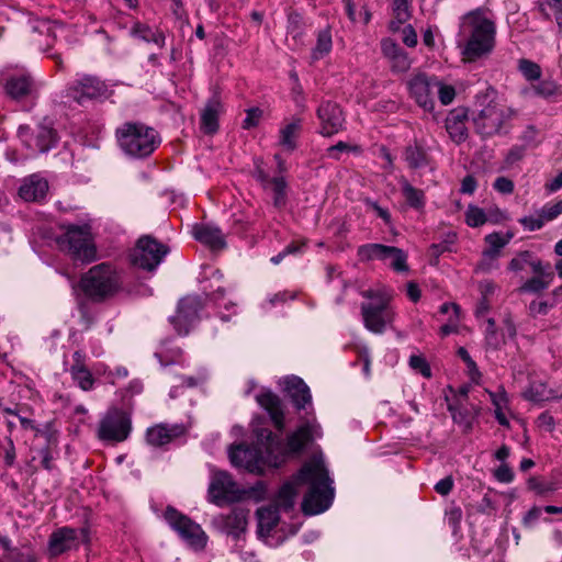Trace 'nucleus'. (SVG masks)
Returning a JSON list of instances; mask_svg holds the SVG:
<instances>
[{"mask_svg": "<svg viewBox=\"0 0 562 562\" xmlns=\"http://www.w3.org/2000/svg\"><path fill=\"white\" fill-rule=\"evenodd\" d=\"M169 249L150 235L142 236L131 255L134 266L154 271L162 261Z\"/></svg>", "mask_w": 562, "mask_h": 562, "instance_id": "6e6552de", "label": "nucleus"}, {"mask_svg": "<svg viewBox=\"0 0 562 562\" xmlns=\"http://www.w3.org/2000/svg\"><path fill=\"white\" fill-rule=\"evenodd\" d=\"M359 149L358 146H352L348 143H345V142H338L336 145H333L330 147L327 148V154L330 158L335 159V160H339L340 159V156L339 154L340 153H344V151H357Z\"/></svg>", "mask_w": 562, "mask_h": 562, "instance_id": "5fc2aeb1", "label": "nucleus"}, {"mask_svg": "<svg viewBox=\"0 0 562 562\" xmlns=\"http://www.w3.org/2000/svg\"><path fill=\"white\" fill-rule=\"evenodd\" d=\"M333 47L331 32L329 27L318 31L316 45L312 50V59L319 60L327 56Z\"/></svg>", "mask_w": 562, "mask_h": 562, "instance_id": "f704fd0d", "label": "nucleus"}, {"mask_svg": "<svg viewBox=\"0 0 562 562\" xmlns=\"http://www.w3.org/2000/svg\"><path fill=\"white\" fill-rule=\"evenodd\" d=\"M405 161L409 168L418 169L428 164L427 154L418 145L407 146L404 153Z\"/></svg>", "mask_w": 562, "mask_h": 562, "instance_id": "4c0bfd02", "label": "nucleus"}, {"mask_svg": "<svg viewBox=\"0 0 562 562\" xmlns=\"http://www.w3.org/2000/svg\"><path fill=\"white\" fill-rule=\"evenodd\" d=\"M0 546L9 552L8 558L12 559L15 562H22L24 555L18 550L11 547V541L8 537H3L0 535ZM26 562H34V559L31 555L25 557Z\"/></svg>", "mask_w": 562, "mask_h": 562, "instance_id": "603ef678", "label": "nucleus"}, {"mask_svg": "<svg viewBox=\"0 0 562 562\" xmlns=\"http://www.w3.org/2000/svg\"><path fill=\"white\" fill-rule=\"evenodd\" d=\"M319 430L318 425L305 423L288 437L285 443L281 441V446L284 449L282 453V462L288 454L301 452L310 441L319 437Z\"/></svg>", "mask_w": 562, "mask_h": 562, "instance_id": "6ab92c4d", "label": "nucleus"}, {"mask_svg": "<svg viewBox=\"0 0 562 562\" xmlns=\"http://www.w3.org/2000/svg\"><path fill=\"white\" fill-rule=\"evenodd\" d=\"M465 119L467 112L463 109H456L451 111L446 119L447 132L456 143L463 142L468 136Z\"/></svg>", "mask_w": 562, "mask_h": 562, "instance_id": "bb28decb", "label": "nucleus"}, {"mask_svg": "<svg viewBox=\"0 0 562 562\" xmlns=\"http://www.w3.org/2000/svg\"><path fill=\"white\" fill-rule=\"evenodd\" d=\"M258 529L260 533H269L279 521L278 508L276 506H266L257 510Z\"/></svg>", "mask_w": 562, "mask_h": 562, "instance_id": "473e14b6", "label": "nucleus"}, {"mask_svg": "<svg viewBox=\"0 0 562 562\" xmlns=\"http://www.w3.org/2000/svg\"><path fill=\"white\" fill-rule=\"evenodd\" d=\"M258 404L265 408L278 430L284 428L283 409L280 398L270 391H265L256 396Z\"/></svg>", "mask_w": 562, "mask_h": 562, "instance_id": "b1692460", "label": "nucleus"}, {"mask_svg": "<svg viewBox=\"0 0 562 562\" xmlns=\"http://www.w3.org/2000/svg\"><path fill=\"white\" fill-rule=\"evenodd\" d=\"M131 430L130 415L120 408H110L99 423L98 437L103 441L122 442L127 439Z\"/></svg>", "mask_w": 562, "mask_h": 562, "instance_id": "1a4fd4ad", "label": "nucleus"}, {"mask_svg": "<svg viewBox=\"0 0 562 562\" xmlns=\"http://www.w3.org/2000/svg\"><path fill=\"white\" fill-rule=\"evenodd\" d=\"M198 312L199 302L196 299L186 297L179 302L176 315L170 318L179 335H187L189 333L190 325L198 317Z\"/></svg>", "mask_w": 562, "mask_h": 562, "instance_id": "412c9836", "label": "nucleus"}, {"mask_svg": "<svg viewBox=\"0 0 562 562\" xmlns=\"http://www.w3.org/2000/svg\"><path fill=\"white\" fill-rule=\"evenodd\" d=\"M192 236L195 240L210 248L220 251L226 248L225 234L211 223H198L192 226Z\"/></svg>", "mask_w": 562, "mask_h": 562, "instance_id": "aec40b11", "label": "nucleus"}, {"mask_svg": "<svg viewBox=\"0 0 562 562\" xmlns=\"http://www.w3.org/2000/svg\"><path fill=\"white\" fill-rule=\"evenodd\" d=\"M435 91H437L438 98L443 105L450 104L456 98V89L450 85H445L439 79Z\"/></svg>", "mask_w": 562, "mask_h": 562, "instance_id": "864d4df0", "label": "nucleus"}, {"mask_svg": "<svg viewBox=\"0 0 562 562\" xmlns=\"http://www.w3.org/2000/svg\"><path fill=\"white\" fill-rule=\"evenodd\" d=\"M493 89H487L475 99L472 121L475 131L483 137L498 134L504 123L515 113L499 104Z\"/></svg>", "mask_w": 562, "mask_h": 562, "instance_id": "20e7f679", "label": "nucleus"}, {"mask_svg": "<svg viewBox=\"0 0 562 562\" xmlns=\"http://www.w3.org/2000/svg\"><path fill=\"white\" fill-rule=\"evenodd\" d=\"M532 272L536 274L533 278L527 280L520 288V292L539 293L548 289L553 281V272L550 265L542 262L533 263Z\"/></svg>", "mask_w": 562, "mask_h": 562, "instance_id": "5701e85b", "label": "nucleus"}, {"mask_svg": "<svg viewBox=\"0 0 562 562\" xmlns=\"http://www.w3.org/2000/svg\"><path fill=\"white\" fill-rule=\"evenodd\" d=\"M411 64L408 55L404 50H401L391 59V69L393 72L403 74L411 68Z\"/></svg>", "mask_w": 562, "mask_h": 562, "instance_id": "3c124183", "label": "nucleus"}, {"mask_svg": "<svg viewBox=\"0 0 562 562\" xmlns=\"http://www.w3.org/2000/svg\"><path fill=\"white\" fill-rule=\"evenodd\" d=\"M59 231L54 238L59 250L85 263L95 260L97 249L88 225H60Z\"/></svg>", "mask_w": 562, "mask_h": 562, "instance_id": "39448f33", "label": "nucleus"}, {"mask_svg": "<svg viewBox=\"0 0 562 562\" xmlns=\"http://www.w3.org/2000/svg\"><path fill=\"white\" fill-rule=\"evenodd\" d=\"M531 91L533 94L540 98H550L558 92V86L553 80L547 79L538 81L531 86Z\"/></svg>", "mask_w": 562, "mask_h": 562, "instance_id": "de8ad7c7", "label": "nucleus"}, {"mask_svg": "<svg viewBox=\"0 0 562 562\" xmlns=\"http://www.w3.org/2000/svg\"><path fill=\"white\" fill-rule=\"evenodd\" d=\"M47 445L38 450V454L42 458V467L50 471L54 468L53 461H54V452L53 450L57 447V439L53 432L46 434L45 436Z\"/></svg>", "mask_w": 562, "mask_h": 562, "instance_id": "ea45409f", "label": "nucleus"}, {"mask_svg": "<svg viewBox=\"0 0 562 562\" xmlns=\"http://www.w3.org/2000/svg\"><path fill=\"white\" fill-rule=\"evenodd\" d=\"M409 97L414 99L418 106L425 111L431 112L435 108V90L438 86V78L418 71L413 74L406 81Z\"/></svg>", "mask_w": 562, "mask_h": 562, "instance_id": "f8f14e48", "label": "nucleus"}, {"mask_svg": "<svg viewBox=\"0 0 562 562\" xmlns=\"http://www.w3.org/2000/svg\"><path fill=\"white\" fill-rule=\"evenodd\" d=\"M526 148L525 146H514L512 147L506 157H505V164L506 166H513L514 164L521 160L525 156Z\"/></svg>", "mask_w": 562, "mask_h": 562, "instance_id": "052dcab7", "label": "nucleus"}, {"mask_svg": "<svg viewBox=\"0 0 562 562\" xmlns=\"http://www.w3.org/2000/svg\"><path fill=\"white\" fill-rule=\"evenodd\" d=\"M394 20L390 22V29L397 31L400 26L411 18V5L408 0H392Z\"/></svg>", "mask_w": 562, "mask_h": 562, "instance_id": "e433bc0d", "label": "nucleus"}, {"mask_svg": "<svg viewBox=\"0 0 562 562\" xmlns=\"http://www.w3.org/2000/svg\"><path fill=\"white\" fill-rule=\"evenodd\" d=\"M131 34L135 37H138L145 42L154 43L158 47H162L165 45V36L162 33L157 30H153L147 24L135 22L131 27Z\"/></svg>", "mask_w": 562, "mask_h": 562, "instance_id": "2f4dec72", "label": "nucleus"}, {"mask_svg": "<svg viewBox=\"0 0 562 562\" xmlns=\"http://www.w3.org/2000/svg\"><path fill=\"white\" fill-rule=\"evenodd\" d=\"M317 117L321 122L319 133L330 137L344 128L345 116L340 106L331 101L322 102L317 109Z\"/></svg>", "mask_w": 562, "mask_h": 562, "instance_id": "a211bd4d", "label": "nucleus"}, {"mask_svg": "<svg viewBox=\"0 0 562 562\" xmlns=\"http://www.w3.org/2000/svg\"><path fill=\"white\" fill-rule=\"evenodd\" d=\"M259 447L238 445L231 448L229 459L233 465L248 472L262 474L266 465L279 467L282 463L283 448L281 440L269 429H257Z\"/></svg>", "mask_w": 562, "mask_h": 562, "instance_id": "7ed1b4c3", "label": "nucleus"}, {"mask_svg": "<svg viewBox=\"0 0 562 562\" xmlns=\"http://www.w3.org/2000/svg\"><path fill=\"white\" fill-rule=\"evenodd\" d=\"M364 203L368 207L373 210L379 217H381L386 225L391 224V214L387 209L380 206L375 201L371 199H366Z\"/></svg>", "mask_w": 562, "mask_h": 562, "instance_id": "680f3d73", "label": "nucleus"}, {"mask_svg": "<svg viewBox=\"0 0 562 562\" xmlns=\"http://www.w3.org/2000/svg\"><path fill=\"white\" fill-rule=\"evenodd\" d=\"M562 213V200L552 205H546L541 210V214L546 221H552Z\"/></svg>", "mask_w": 562, "mask_h": 562, "instance_id": "338daca9", "label": "nucleus"}, {"mask_svg": "<svg viewBox=\"0 0 562 562\" xmlns=\"http://www.w3.org/2000/svg\"><path fill=\"white\" fill-rule=\"evenodd\" d=\"M362 260H381L396 272H408L407 255L401 248L382 244H368L359 247Z\"/></svg>", "mask_w": 562, "mask_h": 562, "instance_id": "9d476101", "label": "nucleus"}, {"mask_svg": "<svg viewBox=\"0 0 562 562\" xmlns=\"http://www.w3.org/2000/svg\"><path fill=\"white\" fill-rule=\"evenodd\" d=\"M537 9L546 20H552L562 13V0H538Z\"/></svg>", "mask_w": 562, "mask_h": 562, "instance_id": "79ce46f5", "label": "nucleus"}, {"mask_svg": "<svg viewBox=\"0 0 562 562\" xmlns=\"http://www.w3.org/2000/svg\"><path fill=\"white\" fill-rule=\"evenodd\" d=\"M248 514V509L237 506L229 514L221 516V519L228 533L238 536L246 529Z\"/></svg>", "mask_w": 562, "mask_h": 562, "instance_id": "cd10ccee", "label": "nucleus"}, {"mask_svg": "<svg viewBox=\"0 0 562 562\" xmlns=\"http://www.w3.org/2000/svg\"><path fill=\"white\" fill-rule=\"evenodd\" d=\"M186 432L183 425L158 424L146 431V441L153 447H164Z\"/></svg>", "mask_w": 562, "mask_h": 562, "instance_id": "4be33fe9", "label": "nucleus"}, {"mask_svg": "<svg viewBox=\"0 0 562 562\" xmlns=\"http://www.w3.org/2000/svg\"><path fill=\"white\" fill-rule=\"evenodd\" d=\"M527 485L530 491L536 492L538 495H544L554 490L551 484L542 482L538 477H530L527 481Z\"/></svg>", "mask_w": 562, "mask_h": 562, "instance_id": "6e6d98bb", "label": "nucleus"}, {"mask_svg": "<svg viewBox=\"0 0 562 562\" xmlns=\"http://www.w3.org/2000/svg\"><path fill=\"white\" fill-rule=\"evenodd\" d=\"M485 344L487 348L497 350L505 344V334H498L494 318L486 321Z\"/></svg>", "mask_w": 562, "mask_h": 562, "instance_id": "a19ab883", "label": "nucleus"}, {"mask_svg": "<svg viewBox=\"0 0 562 562\" xmlns=\"http://www.w3.org/2000/svg\"><path fill=\"white\" fill-rule=\"evenodd\" d=\"M286 391L297 409L305 408L311 402L308 386L300 378L293 376L286 381Z\"/></svg>", "mask_w": 562, "mask_h": 562, "instance_id": "c85d7f7f", "label": "nucleus"}, {"mask_svg": "<svg viewBox=\"0 0 562 562\" xmlns=\"http://www.w3.org/2000/svg\"><path fill=\"white\" fill-rule=\"evenodd\" d=\"M487 217L484 212L479 206L470 205L465 212V222L471 227H479L486 223Z\"/></svg>", "mask_w": 562, "mask_h": 562, "instance_id": "09e8293b", "label": "nucleus"}, {"mask_svg": "<svg viewBox=\"0 0 562 562\" xmlns=\"http://www.w3.org/2000/svg\"><path fill=\"white\" fill-rule=\"evenodd\" d=\"M121 286L119 273L108 263L93 266L80 279L82 292L98 303L114 296Z\"/></svg>", "mask_w": 562, "mask_h": 562, "instance_id": "423d86ee", "label": "nucleus"}, {"mask_svg": "<svg viewBox=\"0 0 562 562\" xmlns=\"http://www.w3.org/2000/svg\"><path fill=\"white\" fill-rule=\"evenodd\" d=\"M302 131V120L299 117L292 119L280 130V145L288 151H293L296 148V139Z\"/></svg>", "mask_w": 562, "mask_h": 562, "instance_id": "c756f323", "label": "nucleus"}, {"mask_svg": "<svg viewBox=\"0 0 562 562\" xmlns=\"http://www.w3.org/2000/svg\"><path fill=\"white\" fill-rule=\"evenodd\" d=\"M382 53L390 60L397 55L401 50H403L395 42L390 38H385L381 43Z\"/></svg>", "mask_w": 562, "mask_h": 562, "instance_id": "e2e57ef3", "label": "nucleus"}, {"mask_svg": "<svg viewBox=\"0 0 562 562\" xmlns=\"http://www.w3.org/2000/svg\"><path fill=\"white\" fill-rule=\"evenodd\" d=\"M518 69L522 76L529 81L539 80L541 77L540 66L529 59H520L518 63Z\"/></svg>", "mask_w": 562, "mask_h": 562, "instance_id": "a18cd8bd", "label": "nucleus"}, {"mask_svg": "<svg viewBox=\"0 0 562 562\" xmlns=\"http://www.w3.org/2000/svg\"><path fill=\"white\" fill-rule=\"evenodd\" d=\"M222 102L218 95H213L205 104L201 114V128L206 134H214L218 130V116L222 112Z\"/></svg>", "mask_w": 562, "mask_h": 562, "instance_id": "393cba45", "label": "nucleus"}, {"mask_svg": "<svg viewBox=\"0 0 562 562\" xmlns=\"http://www.w3.org/2000/svg\"><path fill=\"white\" fill-rule=\"evenodd\" d=\"M513 233H492L485 236V241L490 246L488 249L483 251L485 257L495 258L498 256L499 250L505 247L513 238Z\"/></svg>", "mask_w": 562, "mask_h": 562, "instance_id": "c9c22d12", "label": "nucleus"}, {"mask_svg": "<svg viewBox=\"0 0 562 562\" xmlns=\"http://www.w3.org/2000/svg\"><path fill=\"white\" fill-rule=\"evenodd\" d=\"M121 149L128 156L143 158L149 156L158 144L156 131L142 123H125L116 131Z\"/></svg>", "mask_w": 562, "mask_h": 562, "instance_id": "0eeeda50", "label": "nucleus"}, {"mask_svg": "<svg viewBox=\"0 0 562 562\" xmlns=\"http://www.w3.org/2000/svg\"><path fill=\"white\" fill-rule=\"evenodd\" d=\"M262 115V111L259 108H251L247 110V115L243 122L244 128H251L258 125Z\"/></svg>", "mask_w": 562, "mask_h": 562, "instance_id": "bf43d9fd", "label": "nucleus"}, {"mask_svg": "<svg viewBox=\"0 0 562 562\" xmlns=\"http://www.w3.org/2000/svg\"><path fill=\"white\" fill-rule=\"evenodd\" d=\"M301 483L310 484L308 492L302 502L304 514L317 515L330 506L334 498L333 481L323 460L314 459L303 465L293 481L281 486L276 497V507L291 509L297 495L296 485Z\"/></svg>", "mask_w": 562, "mask_h": 562, "instance_id": "f257e3e1", "label": "nucleus"}, {"mask_svg": "<svg viewBox=\"0 0 562 562\" xmlns=\"http://www.w3.org/2000/svg\"><path fill=\"white\" fill-rule=\"evenodd\" d=\"M47 190V181L33 175L24 180L19 189V195L26 202H33L43 199L46 195Z\"/></svg>", "mask_w": 562, "mask_h": 562, "instance_id": "a878e982", "label": "nucleus"}, {"mask_svg": "<svg viewBox=\"0 0 562 562\" xmlns=\"http://www.w3.org/2000/svg\"><path fill=\"white\" fill-rule=\"evenodd\" d=\"M403 42L408 47H415L417 44V34L412 25H406L403 29Z\"/></svg>", "mask_w": 562, "mask_h": 562, "instance_id": "774afa93", "label": "nucleus"}, {"mask_svg": "<svg viewBox=\"0 0 562 562\" xmlns=\"http://www.w3.org/2000/svg\"><path fill=\"white\" fill-rule=\"evenodd\" d=\"M459 34L464 43L459 45L463 60L473 63L492 54L496 44V24L492 12L477 8L460 19Z\"/></svg>", "mask_w": 562, "mask_h": 562, "instance_id": "f03ea898", "label": "nucleus"}, {"mask_svg": "<svg viewBox=\"0 0 562 562\" xmlns=\"http://www.w3.org/2000/svg\"><path fill=\"white\" fill-rule=\"evenodd\" d=\"M89 529L61 527L52 532L48 540L50 555L58 557L67 551L77 550L80 543H89Z\"/></svg>", "mask_w": 562, "mask_h": 562, "instance_id": "ddd939ff", "label": "nucleus"}, {"mask_svg": "<svg viewBox=\"0 0 562 562\" xmlns=\"http://www.w3.org/2000/svg\"><path fill=\"white\" fill-rule=\"evenodd\" d=\"M19 136L27 148L37 153L49 150L56 143L55 131L46 125H38L34 132L29 126H20Z\"/></svg>", "mask_w": 562, "mask_h": 562, "instance_id": "f3484780", "label": "nucleus"}, {"mask_svg": "<svg viewBox=\"0 0 562 562\" xmlns=\"http://www.w3.org/2000/svg\"><path fill=\"white\" fill-rule=\"evenodd\" d=\"M70 373L72 379L78 383V385L83 390L88 391L92 389L94 380L92 378L91 372L88 370L87 367L79 368V367H71Z\"/></svg>", "mask_w": 562, "mask_h": 562, "instance_id": "c03bdc74", "label": "nucleus"}, {"mask_svg": "<svg viewBox=\"0 0 562 562\" xmlns=\"http://www.w3.org/2000/svg\"><path fill=\"white\" fill-rule=\"evenodd\" d=\"M495 477L497 481L503 483H509L514 479V473L509 465L507 463H502L496 470H495Z\"/></svg>", "mask_w": 562, "mask_h": 562, "instance_id": "0e129e2a", "label": "nucleus"}, {"mask_svg": "<svg viewBox=\"0 0 562 562\" xmlns=\"http://www.w3.org/2000/svg\"><path fill=\"white\" fill-rule=\"evenodd\" d=\"M5 91L14 99L27 95L32 90V80L29 76H12L5 82Z\"/></svg>", "mask_w": 562, "mask_h": 562, "instance_id": "7c9ffc66", "label": "nucleus"}, {"mask_svg": "<svg viewBox=\"0 0 562 562\" xmlns=\"http://www.w3.org/2000/svg\"><path fill=\"white\" fill-rule=\"evenodd\" d=\"M402 194L406 201V203L415 209L423 210L426 203L425 193L423 190L413 187L407 180L403 179L401 181Z\"/></svg>", "mask_w": 562, "mask_h": 562, "instance_id": "72a5a7b5", "label": "nucleus"}, {"mask_svg": "<svg viewBox=\"0 0 562 562\" xmlns=\"http://www.w3.org/2000/svg\"><path fill=\"white\" fill-rule=\"evenodd\" d=\"M456 240H457V234L452 233V232L448 233L445 240H442L441 243H438V244H432L430 246L431 255H434L435 257L438 258L440 255H442L446 251H452L451 246L456 243Z\"/></svg>", "mask_w": 562, "mask_h": 562, "instance_id": "8fccbe9b", "label": "nucleus"}, {"mask_svg": "<svg viewBox=\"0 0 562 562\" xmlns=\"http://www.w3.org/2000/svg\"><path fill=\"white\" fill-rule=\"evenodd\" d=\"M165 518L170 527L176 530L190 546L200 549L205 546V533L200 525L195 524L189 517L182 515L172 507H168L165 513Z\"/></svg>", "mask_w": 562, "mask_h": 562, "instance_id": "4468645a", "label": "nucleus"}, {"mask_svg": "<svg viewBox=\"0 0 562 562\" xmlns=\"http://www.w3.org/2000/svg\"><path fill=\"white\" fill-rule=\"evenodd\" d=\"M409 366L414 370L419 371L425 378H429L431 375L430 368L422 356H411Z\"/></svg>", "mask_w": 562, "mask_h": 562, "instance_id": "4d7b16f0", "label": "nucleus"}, {"mask_svg": "<svg viewBox=\"0 0 562 562\" xmlns=\"http://www.w3.org/2000/svg\"><path fill=\"white\" fill-rule=\"evenodd\" d=\"M273 191V204L276 207L281 209L285 205V188L286 183L283 178L277 177L271 180Z\"/></svg>", "mask_w": 562, "mask_h": 562, "instance_id": "49530a36", "label": "nucleus"}, {"mask_svg": "<svg viewBox=\"0 0 562 562\" xmlns=\"http://www.w3.org/2000/svg\"><path fill=\"white\" fill-rule=\"evenodd\" d=\"M544 217L542 214L539 216H525L519 220V223L528 231H537L540 229L544 224Z\"/></svg>", "mask_w": 562, "mask_h": 562, "instance_id": "13d9d810", "label": "nucleus"}, {"mask_svg": "<svg viewBox=\"0 0 562 562\" xmlns=\"http://www.w3.org/2000/svg\"><path fill=\"white\" fill-rule=\"evenodd\" d=\"M209 498L212 503L221 506L224 503H233L241 497L236 483L232 476L224 471L214 472L209 485Z\"/></svg>", "mask_w": 562, "mask_h": 562, "instance_id": "dca6fc26", "label": "nucleus"}, {"mask_svg": "<svg viewBox=\"0 0 562 562\" xmlns=\"http://www.w3.org/2000/svg\"><path fill=\"white\" fill-rule=\"evenodd\" d=\"M389 302L390 299H378L376 303L361 304L363 325L369 331L382 334L393 323L395 313Z\"/></svg>", "mask_w": 562, "mask_h": 562, "instance_id": "9b49d317", "label": "nucleus"}, {"mask_svg": "<svg viewBox=\"0 0 562 562\" xmlns=\"http://www.w3.org/2000/svg\"><path fill=\"white\" fill-rule=\"evenodd\" d=\"M536 262L541 261L533 258L532 252L525 250L517 254V256L510 260L508 269L514 272H518L524 270L526 266H530L531 270H533V263Z\"/></svg>", "mask_w": 562, "mask_h": 562, "instance_id": "37998d69", "label": "nucleus"}, {"mask_svg": "<svg viewBox=\"0 0 562 562\" xmlns=\"http://www.w3.org/2000/svg\"><path fill=\"white\" fill-rule=\"evenodd\" d=\"M493 187L496 191L503 194H510L514 191V182L506 177H498Z\"/></svg>", "mask_w": 562, "mask_h": 562, "instance_id": "69168bd1", "label": "nucleus"}, {"mask_svg": "<svg viewBox=\"0 0 562 562\" xmlns=\"http://www.w3.org/2000/svg\"><path fill=\"white\" fill-rule=\"evenodd\" d=\"M524 397L530 402L539 403L554 397L552 390H548L543 383H531L524 392Z\"/></svg>", "mask_w": 562, "mask_h": 562, "instance_id": "58836bf2", "label": "nucleus"}, {"mask_svg": "<svg viewBox=\"0 0 562 562\" xmlns=\"http://www.w3.org/2000/svg\"><path fill=\"white\" fill-rule=\"evenodd\" d=\"M108 86L100 78L92 75H83L74 80L67 88V95L78 103L97 100L105 97Z\"/></svg>", "mask_w": 562, "mask_h": 562, "instance_id": "2eb2a0df", "label": "nucleus"}]
</instances>
